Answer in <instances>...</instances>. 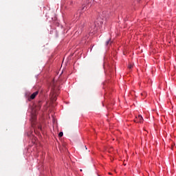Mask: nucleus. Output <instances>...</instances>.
Masks as SVG:
<instances>
[{"label": "nucleus", "instance_id": "1", "mask_svg": "<svg viewBox=\"0 0 176 176\" xmlns=\"http://www.w3.org/2000/svg\"><path fill=\"white\" fill-rule=\"evenodd\" d=\"M104 23V19L101 18V16H98V19H96L94 25V32L97 31L98 28H100V26L102 25Z\"/></svg>", "mask_w": 176, "mask_h": 176}, {"label": "nucleus", "instance_id": "2", "mask_svg": "<svg viewBox=\"0 0 176 176\" xmlns=\"http://www.w3.org/2000/svg\"><path fill=\"white\" fill-rule=\"evenodd\" d=\"M38 91H36V92H34L28 98V101H31V100H34L38 94Z\"/></svg>", "mask_w": 176, "mask_h": 176}, {"label": "nucleus", "instance_id": "3", "mask_svg": "<svg viewBox=\"0 0 176 176\" xmlns=\"http://www.w3.org/2000/svg\"><path fill=\"white\" fill-rule=\"evenodd\" d=\"M136 120L139 123H142V122H144V118H142V116L139 115L138 117H136Z\"/></svg>", "mask_w": 176, "mask_h": 176}, {"label": "nucleus", "instance_id": "4", "mask_svg": "<svg viewBox=\"0 0 176 176\" xmlns=\"http://www.w3.org/2000/svg\"><path fill=\"white\" fill-rule=\"evenodd\" d=\"M35 120H36V116L33 114L32 116V124H35Z\"/></svg>", "mask_w": 176, "mask_h": 176}, {"label": "nucleus", "instance_id": "5", "mask_svg": "<svg viewBox=\"0 0 176 176\" xmlns=\"http://www.w3.org/2000/svg\"><path fill=\"white\" fill-rule=\"evenodd\" d=\"M52 101H56V100H57V97H56V95H53V96H52Z\"/></svg>", "mask_w": 176, "mask_h": 176}, {"label": "nucleus", "instance_id": "6", "mask_svg": "<svg viewBox=\"0 0 176 176\" xmlns=\"http://www.w3.org/2000/svg\"><path fill=\"white\" fill-rule=\"evenodd\" d=\"M128 68H129V69H131V68H133V64L130 63V64L128 65Z\"/></svg>", "mask_w": 176, "mask_h": 176}, {"label": "nucleus", "instance_id": "7", "mask_svg": "<svg viewBox=\"0 0 176 176\" xmlns=\"http://www.w3.org/2000/svg\"><path fill=\"white\" fill-rule=\"evenodd\" d=\"M141 96H143L144 97H146V92L142 93Z\"/></svg>", "mask_w": 176, "mask_h": 176}, {"label": "nucleus", "instance_id": "8", "mask_svg": "<svg viewBox=\"0 0 176 176\" xmlns=\"http://www.w3.org/2000/svg\"><path fill=\"white\" fill-rule=\"evenodd\" d=\"M64 135V133L63 132H60L58 134V137H63Z\"/></svg>", "mask_w": 176, "mask_h": 176}, {"label": "nucleus", "instance_id": "9", "mask_svg": "<svg viewBox=\"0 0 176 176\" xmlns=\"http://www.w3.org/2000/svg\"><path fill=\"white\" fill-rule=\"evenodd\" d=\"M106 45H109V40L106 42Z\"/></svg>", "mask_w": 176, "mask_h": 176}, {"label": "nucleus", "instance_id": "10", "mask_svg": "<svg viewBox=\"0 0 176 176\" xmlns=\"http://www.w3.org/2000/svg\"><path fill=\"white\" fill-rule=\"evenodd\" d=\"M38 129H39V130H42V126H38Z\"/></svg>", "mask_w": 176, "mask_h": 176}, {"label": "nucleus", "instance_id": "11", "mask_svg": "<svg viewBox=\"0 0 176 176\" xmlns=\"http://www.w3.org/2000/svg\"><path fill=\"white\" fill-rule=\"evenodd\" d=\"M81 27H85V22L82 23V25Z\"/></svg>", "mask_w": 176, "mask_h": 176}, {"label": "nucleus", "instance_id": "12", "mask_svg": "<svg viewBox=\"0 0 176 176\" xmlns=\"http://www.w3.org/2000/svg\"><path fill=\"white\" fill-rule=\"evenodd\" d=\"M82 10H85V6L82 8Z\"/></svg>", "mask_w": 176, "mask_h": 176}, {"label": "nucleus", "instance_id": "13", "mask_svg": "<svg viewBox=\"0 0 176 176\" xmlns=\"http://www.w3.org/2000/svg\"><path fill=\"white\" fill-rule=\"evenodd\" d=\"M85 149H87V147H86V146H85Z\"/></svg>", "mask_w": 176, "mask_h": 176}, {"label": "nucleus", "instance_id": "14", "mask_svg": "<svg viewBox=\"0 0 176 176\" xmlns=\"http://www.w3.org/2000/svg\"><path fill=\"white\" fill-rule=\"evenodd\" d=\"M80 171H82V169H80Z\"/></svg>", "mask_w": 176, "mask_h": 176}]
</instances>
